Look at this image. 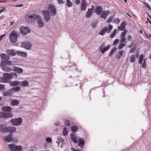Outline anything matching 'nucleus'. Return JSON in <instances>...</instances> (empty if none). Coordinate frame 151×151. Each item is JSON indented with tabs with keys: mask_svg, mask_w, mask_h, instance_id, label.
I'll return each mask as SVG.
<instances>
[{
	"mask_svg": "<svg viewBox=\"0 0 151 151\" xmlns=\"http://www.w3.org/2000/svg\"><path fill=\"white\" fill-rule=\"evenodd\" d=\"M19 34L15 31H12L9 35V38L11 42L12 43L15 42L19 37Z\"/></svg>",
	"mask_w": 151,
	"mask_h": 151,
	"instance_id": "f257e3e1",
	"label": "nucleus"
},
{
	"mask_svg": "<svg viewBox=\"0 0 151 151\" xmlns=\"http://www.w3.org/2000/svg\"><path fill=\"white\" fill-rule=\"evenodd\" d=\"M37 16L35 14L31 15L27 14L25 16V20L28 23H32L35 20Z\"/></svg>",
	"mask_w": 151,
	"mask_h": 151,
	"instance_id": "f03ea898",
	"label": "nucleus"
},
{
	"mask_svg": "<svg viewBox=\"0 0 151 151\" xmlns=\"http://www.w3.org/2000/svg\"><path fill=\"white\" fill-rule=\"evenodd\" d=\"M3 77L6 79L11 78L16 79L17 76L16 73H4L3 74Z\"/></svg>",
	"mask_w": 151,
	"mask_h": 151,
	"instance_id": "7ed1b4c3",
	"label": "nucleus"
},
{
	"mask_svg": "<svg viewBox=\"0 0 151 151\" xmlns=\"http://www.w3.org/2000/svg\"><path fill=\"white\" fill-rule=\"evenodd\" d=\"M21 47L27 50H30L32 47V44L27 41L22 42L21 43Z\"/></svg>",
	"mask_w": 151,
	"mask_h": 151,
	"instance_id": "20e7f679",
	"label": "nucleus"
},
{
	"mask_svg": "<svg viewBox=\"0 0 151 151\" xmlns=\"http://www.w3.org/2000/svg\"><path fill=\"white\" fill-rule=\"evenodd\" d=\"M22 119L21 118L19 117L18 118L12 119L10 120V122L12 125L14 126H17L21 124L22 122Z\"/></svg>",
	"mask_w": 151,
	"mask_h": 151,
	"instance_id": "39448f33",
	"label": "nucleus"
},
{
	"mask_svg": "<svg viewBox=\"0 0 151 151\" xmlns=\"http://www.w3.org/2000/svg\"><path fill=\"white\" fill-rule=\"evenodd\" d=\"M47 11L51 16H54L56 14V9L55 6L53 4L49 5V8Z\"/></svg>",
	"mask_w": 151,
	"mask_h": 151,
	"instance_id": "423d86ee",
	"label": "nucleus"
},
{
	"mask_svg": "<svg viewBox=\"0 0 151 151\" xmlns=\"http://www.w3.org/2000/svg\"><path fill=\"white\" fill-rule=\"evenodd\" d=\"M9 147L11 151H22V147L21 146H16L13 144H9Z\"/></svg>",
	"mask_w": 151,
	"mask_h": 151,
	"instance_id": "0eeeda50",
	"label": "nucleus"
},
{
	"mask_svg": "<svg viewBox=\"0 0 151 151\" xmlns=\"http://www.w3.org/2000/svg\"><path fill=\"white\" fill-rule=\"evenodd\" d=\"M36 20L37 21L39 27L41 28L44 26V23L41 19V17L40 16L37 15L36 17Z\"/></svg>",
	"mask_w": 151,
	"mask_h": 151,
	"instance_id": "6e6552de",
	"label": "nucleus"
},
{
	"mask_svg": "<svg viewBox=\"0 0 151 151\" xmlns=\"http://www.w3.org/2000/svg\"><path fill=\"white\" fill-rule=\"evenodd\" d=\"M80 8L81 11H85L87 6V3L86 0H81Z\"/></svg>",
	"mask_w": 151,
	"mask_h": 151,
	"instance_id": "1a4fd4ad",
	"label": "nucleus"
},
{
	"mask_svg": "<svg viewBox=\"0 0 151 151\" xmlns=\"http://www.w3.org/2000/svg\"><path fill=\"white\" fill-rule=\"evenodd\" d=\"M42 12L43 13L45 21L46 22H48L50 19V14L47 11H43Z\"/></svg>",
	"mask_w": 151,
	"mask_h": 151,
	"instance_id": "9d476101",
	"label": "nucleus"
},
{
	"mask_svg": "<svg viewBox=\"0 0 151 151\" xmlns=\"http://www.w3.org/2000/svg\"><path fill=\"white\" fill-rule=\"evenodd\" d=\"M105 46V43H103V44L100 47V49L101 50V52L102 53H104L110 47V46L109 44L106 47H104Z\"/></svg>",
	"mask_w": 151,
	"mask_h": 151,
	"instance_id": "9b49d317",
	"label": "nucleus"
},
{
	"mask_svg": "<svg viewBox=\"0 0 151 151\" xmlns=\"http://www.w3.org/2000/svg\"><path fill=\"white\" fill-rule=\"evenodd\" d=\"M20 32L24 35H26L28 33L30 30L28 27H24L22 26L20 29Z\"/></svg>",
	"mask_w": 151,
	"mask_h": 151,
	"instance_id": "f8f14e48",
	"label": "nucleus"
},
{
	"mask_svg": "<svg viewBox=\"0 0 151 151\" xmlns=\"http://www.w3.org/2000/svg\"><path fill=\"white\" fill-rule=\"evenodd\" d=\"M6 53L8 56H14L17 54V51L13 49L7 50L6 51Z\"/></svg>",
	"mask_w": 151,
	"mask_h": 151,
	"instance_id": "ddd939ff",
	"label": "nucleus"
},
{
	"mask_svg": "<svg viewBox=\"0 0 151 151\" xmlns=\"http://www.w3.org/2000/svg\"><path fill=\"white\" fill-rule=\"evenodd\" d=\"M8 127H6V125L3 124H0V131L2 133L8 132Z\"/></svg>",
	"mask_w": 151,
	"mask_h": 151,
	"instance_id": "4468645a",
	"label": "nucleus"
},
{
	"mask_svg": "<svg viewBox=\"0 0 151 151\" xmlns=\"http://www.w3.org/2000/svg\"><path fill=\"white\" fill-rule=\"evenodd\" d=\"M1 66L2 70L6 72H9L12 70V68L7 65L1 64Z\"/></svg>",
	"mask_w": 151,
	"mask_h": 151,
	"instance_id": "2eb2a0df",
	"label": "nucleus"
},
{
	"mask_svg": "<svg viewBox=\"0 0 151 151\" xmlns=\"http://www.w3.org/2000/svg\"><path fill=\"white\" fill-rule=\"evenodd\" d=\"M12 116L11 114H6L5 113L0 112V118H5L11 117Z\"/></svg>",
	"mask_w": 151,
	"mask_h": 151,
	"instance_id": "dca6fc26",
	"label": "nucleus"
},
{
	"mask_svg": "<svg viewBox=\"0 0 151 151\" xmlns=\"http://www.w3.org/2000/svg\"><path fill=\"white\" fill-rule=\"evenodd\" d=\"M103 11L102 8L101 6H97L95 10V12L97 15H99L102 13Z\"/></svg>",
	"mask_w": 151,
	"mask_h": 151,
	"instance_id": "f3484780",
	"label": "nucleus"
},
{
	"mask_svg": "<svg viewBox=\"0 0 151 151\" xmlns=\"http://www.w3.org/2000/svg\"><path fill=\"white\" fill-rule=\"evenodd\" d=\"M0 56L1 59L4 61L8 60L10 58V57L9 56L5 53L1 54Z\"/></svg>",
	"mask_w": 151,
	"mask_h": 151,
	"instance_id": "a211bd4d",
	"label": "nucleus"
},
{
	"mask_svg": "<svg viewBox=\"0 0 151 151\" xmlns=\"http://www.w3.org/2000/svg\"><path fill=\"white\" fill-rule=\"evenodd\" d=\"M12 70L19 73H22L23 71V70L22 68L16 66L13 67Z\"/></svg>",
	"mask_w": 151,
	"mask_h": 151,
	"instance_id": "6ab92c4d",
	"label": "nucleus"
},
{
	"mask_svg": "<svg viewBox=\"0 0 151 151\" xmlns=\"http://www.w3.org/2000/svg\"><path fill=\"white\" fill-rule=\"evenodd\" d=\"M9 85L11 86H16L20 85V81H15L10 82L9 83Z\"/></svg>",
	"mask_w": 151,
	"mask_h": 151,
	"instance_id": "aec40b11",
	"label": "nucleus"
},
{
	"mask_svg": "<svg viewBox=\"0 0 151 151\" xmlns=\"http://www.w3.org/2000/svg\"><path fill=\"white\" fill-rule=\"evenodd\" d=\"M110 13V12L109 10L104 11L103 12L101 15V18H104L105 19H106V17Z\"/></svg>",
	"mask_w": 151,
	"mask_h": 151,
	"instance_id": "412c9836",
	"label": "nucleus"
},
{
	"mask_svg": "<svg viewBox=\"0 0 151 151\" xmlns=\"http://www.w3.org/2000/svg\"><path fill=\"white\" fill-rule=\"evenodd\" d=\"M85 142L82 138H80L78 142V145L81 148H83Z\"/></svg>",
	"mask_w": 151,
	"mask_h": 151,
	"instance_id": "4be33fe9",
	"label": "nucleus"
},
{
	"mask_svg": "<svg viewBox=\"0 0 151 151\" xmlns=\"http://www.w3.org/2000/svg\"><path fill=\"white\" fill-rule=\"evenodd\" d=\"M126 23L124 21L122 22L120 26H118L119 29L121 31H123L125 28Z\"/></svg>",
	"mask_w": 151,
	"mask_h": 151,
	"instance_id": "5701e85b",
	"label": "nucleus"
},
{
	"mask_svg": "<svg viewBox=\"0 0 151 151\" xmlns=\"http://www.w3.org/2000/svg\"><path fill=\"white\" fill-rule=\"evenodd\" d=\"M17 53L18 54V55L23 57H26L27 55V54L26 52H21L19 50L17 51Z\"/></svg>",
	"mask_w": 151,
	"mask_h": 151,
	"instance_id": "b1692460",
	"label": "nucleus"
},
{
	"mask_svg": "<svg viewBox=\"0 0 151 151\" xmlns=\"http://www.w3.org/2000/svg\"><path fill=\"white\" fill-rule=\"evenodd\" d=\"M12 109V107L9 106H5L2 108L3 111L9 112Z\"/></svg>",
	"mask_w": 151,
	"mask_h": 151,
	"instance_id": "393cba45",
	"label": "nucleus"
},
{
	"mask_svg": "<svg viewBox=\"0 0 151 151\" xmlns=\"http://www.w3.org/2000/svg\"><path fill=\"white\" fill-rule=\"evenodd\" d=\"M29 83L28 81L26 80L23 81H20V86H28Z\"/></svg>",
	"mask_w": 151,
	"mask_h": 151,
	"instance_id": "a878e982",
	"label": "nucleus"
},
{
	"mask_svg": "<svg viewBox=\"0 0 151 151\" xmlns=\"http://www.w3.org/2000/svg\"><path fill=\"white\" fill-rule=\"evenodd\" d=\"M124 52V51L121 50L118 51V53L116 54V59H119L121 57L123 53Z\"/></svg>",
	"mask_w": 151,
	"mask_h": 151,
	"instance_id": "bb28decb",
	"label": "nucleus"
},
{
	"mask_svg": "<svg viewBox=\"0 0 151 151\" xmlns=\"http://www.w3.org/2000/svg\"><path fill=\"white\" fill-rule=\"evenodd\" d=\"M93 14V11L91 10L89 8L88 9V11L86 12V17L88 18L92 16Z\"/></svg>",
	"mask_w": 151,
	"mask_h": 151,
	"instance_id": "cd10ccee",
	"label": "nucleus"
},
{
	"mask_svg": "<svg viewBox=\"0 0 151 151\" xmlns=\"http://www.w3.org/2000/svg\"><path fill=\"white\" fill-rule=\"evenodd\" d=\"M16 128L15 127H8V132H9L10 133L16 132Z\"/></svg>",
	"mask_w": 151,
	"mask_h": 151,
	"instance_id": "c85d7f7f",
	"label": "nucleus"
},
{
	"mask_svg": "<svg viewBox=\"0 0 151 151\" xmlns=\"http://www.w3.org/2000/svg\"><path fill=\"white\" fill-rule=\"evenodd\" d=\"M4 139L6 142H9L12 140L13 137L11 135H9L5 137Z\"/></svg>",
	"mask_w": 151,
	"mask_h": 151,
	"instance_id": "c756f323",
	"label": "nucleus"
},
{
	"mask_svg": "<svg viewBox=\"0 0 151 151\" xmlns=\"http://www.w3.org/2000/svg\"><path fill=\"white\" fill-rule=\"evenodd\" d=\"M1 65H11L12 63L11 61L7 60V61H1Z\"/></svg>",
	"mask_w": 151,
	"mask_h": 151,
	"instance_id": "7c9ffc66",
	"label": "nucleus"
},
{
	"mask_svg": "<svg viewBox=\"0 0 151 151\" xmlns=\"http://www.w3.org/2000/svg\"><path fill=\"white\" fill-rule=\"evenodd\" d=\"M19 101L17 100L14 99L11 102V105L12 106H15L18 105Z\"/></svg>",
	"mask_w": 151,
	"mask_h": 151,
	"instance_id": "2f4dec72",
	"label": "nucleus"
},
{
	"mask_svg": "<svg viewBox=\"0 0 151 151\" xmlns=\"http://www.w3.org/2000/svg\"><path fill=\"white\" fill-rule=\"evenodd\" d=\"M21 89V87L19 86H17L12 88L10 91H13L14 92H17Z\"/></svg>",
	"mask_w": 151,
	"mask_h": 151,
	"instance_id": "473e14b6",
	"label": "nucleus"
},
{
	"mask_svg": "<svg viewBox=\"0 0 151 151\" xmlns=\"http://www.w3.org/2000/svg\"><path fill=\"white\" fill-rule=\"evenodd\" d=\"M66 6L69 8L71 7L73 5V4L70 0H66Z\"/></svg>",
	"mask_w": 151,
	"mask_h": 151,
	"instance_id": "72a5a7b5",
	"label": "nucleus"
},
{
	"mask_svg": "<svg viewBox=\"0 0 151 151\" xmlns=\"http://www.w3.org/2000/svg\"><path fill=\"white\" fill-rule=\"evenodd\" d=\"M117 48L115 47L111 49L109 54V56L111 57L114 52H115L117 50Z\"/></svg>",
	"mask_w": 151,
	"mask_h": 151,
	"instance_id": "f704fd0d",
	"label": "nucleus"
},
{
	"mask_svg": "<svg viewBox=\"0 0 151 151\" xmlns=\"http://www.w3.org/2000/svg\"><path fill=\"white\" fill-rule=\"evenodd\" d=\"M117 30L116 29H115L112 32V33L110 34L109 37L110 38H113L115 36L117 32Z\"/></svg>",
	"mask_w": 151,
	"mask_h": 151,
	"instance_id": "c9c22d12",
	"label": "nucleus"
},
{
	"mask_svg": "<svg viewBox=\"0 0 151 151\" xmlns=\"http://www.w3.org/2000/svg\"><path fill=\"white\" fill-rule=\"evenodd\" d=\"M72 131L74 133H75L76 132L77 130H78V128L76 126H72L70 127Z\"/></svg>",
	"mask_w": 151,
	"mask_h": 151,
	"instance_id": "e433bc0d",
	"label": "nucleus"
},
{
	"mask_svg": "<svg viewBox=\"0 0 151 151\" xmlns=\"http://www.w3.org/2000/svg\"><path fill=\"white\" fill-rule=\"evenodd\" d=\"M130 61L132 63L134 62L135 60V56L134 55H131L130 56Z\"/></svg>",
	"mask_w": 151,
	"mask_h": 151,
	"instance_id": "4c0bfd02",
	"label": "nucleus"
},
{
	"mask_svg": "<svg viewBox=\"0 0 151 151\" xmlns=\"http://www.w3.org/2000/svg\"><path fill=\"white\" fill-rule=\"evenodd\" d=\"M120 20L118 17H116L115 19L113 21L112 23H115L116 24H118L120 22Z\"/></svg>",
	"mask_w": 151,
	"mask_h": 151,
	"instance_id": "58836bf2",
	"label": "nucleus"
},
{
	"mask_svg": "<svg viewBox=\"0 0 151 151\" xmlns=\"http://www.w3.org/2000/svg\"><path fill=\"white\" fill-rule=\"evenodd\" d=\"M105 31L103 29H101L100 32L99 33V34L102 36H104L105 33Z\"/></svg>",
	"mask_w": 151,
	"mask_h": 151,
	"instance_id": "ea45409f",
	"label": "nucleus"
},
{
	"mask_svg": "<svg viewBox=\"0 0 151 151\" xmlns=\"http://www.w3.org/2000/svg\"><path fill=\"white\" fill-rule=\"evenodd\" d=\"M105 31L103 29H101L100 32L99 33V34L102 36H104L105 33Z\"/></svg>",
	"mask_w": 151,
	"mask_h": 151,
	"instance_id": "a19ab883",
	"label": "nucleus"
},
{
	"mask_svg": "<svg viewBox=\"0 0 151 151\" xmlns=\"http://www.w3.org/2000/svg\"><path fill=\"white\" fill-rule=\"evenodd\" d=\"M97 23V21H95L91 23V26L93 28H95L96 27Z\"/></svg>",
	"mask_w": 151,
	"mask_h": 151,
	"instance_id": "79ce46f5",
	"label": "nucleus"
},
{
	"mask_svg": "<svg viewBox=\"0 0 151 151\" xmlns=\"http://www.w3.org/2000/svg\"><path fill=\"white\" fill-rule=\"evenodd\" d=\"M143 55L141 54L140 56V58L139 60V64H141L142 62L143 58Z\"/></svg>",
	"mask_w": 151,
	"mask_h": 151,
	"instance_id": "37998d69",
	"label": "nucleus"
},
{
	"mask_svg": "<svg viewBox=\"0 0 151 151\" xmlns=\"http://www.w3.org/2000/svg\"><path fill=\"white\" fill-rule=\"evenodd\" d=\"M114 18V16H111L109 18L107 19L106 22L108 23H110L112 21V20Z\"/></svg>",
	"mask_w": 151,
	"mask_h": 151,
	"instance_id": "c03bdc74",
	"label": "nucleus"
},
{
	"mask_svg": "<svg viewBox=\"0 0 151 151\" xmlns=\"http://www.w3.org/2000/svg\"><path fill=\"white\" fill-rule=\"evenodd\" d=\"M125 31L126 30L122 32V34L120 36V37L121 38H125V37L126 36V34L127 33V32H126Z\"/></svg>",
	"mask_w": 151,
	"mask_h": 151,
	"instance_id": "a18cd8bd",
	"label": "nucleus"
},
{
	"mask_svg": "<svg viewBox=\"0 0 151 151\" xmlns=\"http://www.w3.org/2000/svg\"><path fill=\"white\" fill-rule=\"evenodd\" d=\"M5 86L0 84V90L4 91L5 90Z\"/></svg>",
	"mask_w": 151,
	"mask_h": 151,
	"instance_id": "49530a36",
	"label": "nucleus"
},
{
	"mask_svg": "<svg viewBox=\"0 0 151 151\" xmlns=\"http://www.w3.org/2000/svg\"><path fill=\"white\" fill-rule=\"evenodd\" d=\"M125 44H126V43H121L119 46L118 49H122L123 47L124 46H125Z\"/></svg>",
	"mask_w": 151,
	"mask_h": 151,
	"instance_id": "de8ad7c7",
	"label": "nucleus"
},
{
	"mask_svg": "<svg viewBox=\"0 0 151 151\" xmlns=\"http://www.w3.org/2000/svg\"><path fill=\"white\" fill-rule=\"evenodd\" d=\"M104 29L106 32L110 33L111 32L110 31L106 26H105L104 28Z\"/></svg>",
	"mask_w": 151,
	"mask_h": 151,
	"instance_id": "09e8293b",
	"label": "nucleus"
},
{
	"mask_svg": "<svg viewBox=\"0 0 151 151\" xmlns=\"http://www.w3.org/2000/svg\"><path fill=\"white\" fill-rule=\"evenodd\" d=\"M58 141H59V142H63L64 141V139L60 137H58Z\"/></svg>",
	"mask_w": 151,
	"mask_h": 151,
	"instance_id": "8fccbe9b",
	"label": "nucleus"
},
{
	"mask_svg": "<svg viewBox=\"0 0 151 151\" xmlns=\"http://www.w3.org/2000/svg\"><path fill=\"white\" fill-rule=\"evenodd\" d=\"M127 40V38H121V39L120 41V42L122 43H123L124 42H125L126 43L127 42V41H126V40Z\"/></svg>",
	"mask_w": 151,
	"mask_h": 151,
	"instance_id": "3c124183",
	"label": "nucleus"
},
{
	"mask_svg": "<svg viewBox=\"0 0 151 151\" xmlns=\"http://www.w3.org/2000/svg\"><path fill=\"white\" fill-rule=\"evenodd\" d=\"M70 137L71 139V140H72L74 138L76 137V135L74 134L73 133H71L70 134Z\"/></svg>",
	"mask_w": 151,
	"mask_h": 151,
	"instance_id": "603ef678",
	"label": "nucleus"
},
{
	"mask_svg": "<svg viewBox=\"0 0 151 151\" xmlns=\"http://www.w3.org/2000/svg\"><path fill=\"white\" fill-rule=\"evenodd\" d=\"M10 93L8 91H5L3 93V95L4 96H9Z\"/></svg>",
	"mask_w": 151,
	"mask_h": 151,
	"instance_id": "864d4df0",
	"label": "nucleus"
},
{
	"mask_svg": "<svg viewBox=\"0 0 151 151\" xmlns=\"http://www.w3.org/2000/svg\"><path fill=\"white\" fill-rule=\"evenodd\" d=\"M65 124L67 126H69L70 125V122L69 120L66 119L65 121Z\"/></svg>",
	"mask_w": 151,
	"mask_h": 151,
	"instance_id": "5fc2aeb1",
	"label": "nucleus"
},
{
	"mask_svg": "<svg viewBox=\"0 0 151 151\" xmlns=\"http://www.w3.org/2000/svg\"><path fill=\"white\" fill-rule=\"evenodd\" d=\"M58 3L59 4H63L64 3L65 1L63 0H57Z\"/></svg>",
	"mask_w": 151,
	"mask_h": 151,
	"instance_id": "6e6d98bb",
	"label": "nucleus"
},
{
	"mask_svg": "<svg viewBox=\"0 0 151 151\" xmlns=\"http://www.w3.org/2000/svg\"><path fill=\"white\" fill-rule=\"evenodd\" d=\"M78 139L76 137L72 140L74 143H76L78 142Z\"/></svg>",
	"mask_w": 151,
	"mask_h": 151,
	"instance_id": "4d7b16f0",
	"label": "nucleus"
},
{
	"mask_svg": "<svg viewBox=\"0 0 151 151\" xmlns=\"http://www.w3.org/2000/svg\"><path fill=\"white\" fill-rule=\"evenodd\" d=\"M119 40L117 39H116V40H114V41L113 42V45H116L118 42L119 41Z\"/></svg>",
	"mask_w": 151,
	"mask_h": 151,
	"instance_id": "13d9d810",
	"label": "nucleus"
},
{
	"mask_svg": "<svg viewBox=\"0 0 151 151\" xmlns=\"http://www.w3.org/2000/svg\"><path fill=\"white\" fill-rule=\"evenodd\" d=\"M136 49V47L131 49L130 51L129 52L131 53H133L134 52Z\"/></svg>",
	"mask_w": 151,
	"mask_h": 151,
	"instance_id": "bf43d9fd",
	"label": "nucleus"
},
{
	"mask_svg": "<svg viewBox=\"0 0 151 151\" xmlns=\"http://www.w3.org/2000/svg\"><path fill=\"white\" fill-rule=\"evenodd\" d=\"M47 142H50L52 141V139L50 137H47L46 139Z\"/></svg>",
	"mask_w": 151,
	"mask_h": 151,
	"instance_id": "052dcab7",
	"label": "nucleus"
},
{
	"mask_svg": "<svg viewBox=\"0 0 151 151\" xmlns=\"http://www.w3.org/2000/svg\"><path fill=\"white\" fill-rule=\"evenodd\" d=\"M74 2L77 5H79L80 3V0H74Z\"/></svg>",
	"mask_w": 151,
	"mask_h": 151,
	"instance_id": "680f3d73",
	"label": "nucleus"
},
{
	"mask_svg": "<svg viewBox=\"0 0 151 151\" xmlns=\"http://www.w3.org/2000/svg\"><path fill=\"white\" fill-rule=\"evenodd\" d=\"M64 131L63 132V134L64 135H66L67 134V132L66 130V128H64Z\"/></svg>",
	"mask_w": 151,
	"mask_h": 151,
	"instance_id": "e2e57ef3",
	"label": "nucleus"
},
{
	"mask_svg": "<svg viewBox=\"0 0 151 151\" xmlns=\"http://www.w3.org/2000/svg\"><path fill=\"white\" fill-rule=\"evenodd\" d=\"M113 26L112 25H111L110 24H109V27L108 28L109 29V30L111 32V31L112 29L113 28Z\"/></svg>",
	"mask_w": 151,
	"mask_h": 151,
	"instance_id": "0e129e2a",
	"label": "nucleus"
},
{
	"mask_svg": "<svg viewBox=\"0 0 151 151\" xmlns=\"http://www.w3.org/2000/svg\"><path fill=\"white\" fill-rule=\"evenodd\" d=\"M143 4L147 6V7L151 11V8H150V6L148 4H147V3H145L144 2L143 3Z\"/></svg>",
	"mask_w": 151,
	"mask_h": 151,
	"instance_id": "69168bd1",
	"label": "nucleus"
},
{
	"mask_svg": "<svg viewBox=\"0 0 151 151\" xmlns=\"http://www.w3.org/2000/svg\"><path fill=\"white\" fill-rule=\"evenodd\" d=\"M142 65V67L143 68H146V63H143Z\"/></svg>",
	"mask_w": 151,
	"mask_h": 151,
	"instance_id": "338daca9",
	"label": "nucleus"
},
{
	"mask_svg": "<svg viewBox=\"0 0 151 151\" xmlns=\"http://www.w3.org/2000/svg\"><path fill=\"white\" fill-rule=\"evenodd\" d=\"M13 141L15 142H17L18 141V139L17 138H14L13 139Z\"/></svg>",
	"mask_w": 151,
	"mask_h": 151,
	"instance_id": "774afa93",
	"label": "nucleus"
}]
</instances>
